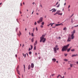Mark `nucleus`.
Instances as JSON below:
<instances>
[{
	"label": "nucleus",
	"mask_w": 78,
	"mask_h": 78,
	"mask_svg": "<svg viewBox=\"0 0 78 78\" xmlns=\"http://www.w3.org/2000/svg\"><path fill=\"white\" fill-rule=\"evenodd\" d=\"M45 35H42V37H40V42H42V41H43V43H44L45 42V41H46V38H44L45 37Z\"/></svg>",
	"instance_id": "1"
},
{
	"label": "nucleus",
	"mask_w": 78,
	"mask_h": 78,
	"mask_svg": "<svg viewBox=\"0 0 78 78\" xmlns=\"http://www.w3.org/2000/svg\"><path fill=\"white\" fill-rule=\"evenodd\" d=\"M75 30H74L73 31H72L71 32L72 34L70 36L71 37L70 38L72 40H73V39H74L75 38V36H74V34H75Z\"/></svg>",
	"instance_id": "2"
},
{
	"label": "nucleus",
	"mask_w": 78,
	"mask_h": 78,
	"mask_svg": "<svg viewBox=\"0 0 78 78\" xmlns=\"http://www.w3.org/2000/svg\"><path fill=\"white\" fill-rule=\"evenodd\" d=\"M69 45L70 44H69L66 46H64L62 49V51H66V50H67V48H68Z\"/></svg>",
	"instance_id": "3"
},
{
	"label": "nucleus",
	"mask_w": 78,
	"mask_h": 78,
	"mask_svg": "<svg viewBox=\"0 0 78 78\" xmlns=\"http://www.w3.org/2000/svg\"><path fill=\"white\" fill-rule=\"evenodd\" d=\"M43 21V17H41L40 18L38 21H37L38 23H40L41 22H42Z\"/></svg>",
	"instance_id": "4"
},
{
	"label": "nucleus",
	"mask_w": 78,
	"mask_h": 78,
	"mask_svg": "<svg viewBox=\"0 0 78 78\" xmlns=\"http://www.w3.org/2000/svg\"><path fill=\"white\" fill-rule=\"evenodd\" d=\"M71 39H72L70 37H69L67 40V42H70L71 41Z\"/></svg>",
	"instance_id": "5"
},
{
	"label": "nucleus",
	"mask_w": 78,
	"mask_h": 78,
	"mask_svg": "<svg viewBox=\"0 0 78 78\" xmlns=\"http://www.w3.org/2000/svg\"><path fill=\"white\" fill-rule=\"evenodd\" d=\"M53 49H54V51L55 52V53H56L57 52L56 50H57V49L55 47H54V48Z\"/></svg>",
	"instance_id": "6"
},
{
	"label": "nucleus",
	"mask_w": 78,
	"mask_h": 78,
	"mask_svg": "<svg viewBox=\"0 0 78 78\" xmlns=\"http://www.w3.org/2000/svg\"><path fill=\"white\" fill-rule=\"evenodd\" d=\"M52 10H53L52 12H56V9H52Z\"/></svg>",
	"instance_id": "7"
},
{
	"label": "nucleus",
	"mask_w": 78,
	"mask_h": 78,
	"mask_svg": "<svg viewBox=\"0 0 78 78\" xmlns=\"http://www.w3.org/2000/svg\"><path fill=\"white\" fill-rule=\"evenodd\" d=\"M78 56V55L77 54L73 55H72V57H74V56Z\"/></svg>",
	"instance_id": "8"
},
{
	"label": "nucleus",
	"mask_w": 78,
	"mask_h": 78,
	"mask_svg": "<svg viewBox=\"0 0 78 78\" xmlns=\"http://www.w3.org/2000/svg\"><path fill=\"white\" fill-rule=\"evenodd\" d=\"M37 41H36L35 42V43L34 44V46H35V45H37Z\"/></svg>",
	"instance_id": "9"
},
{
	"label": "nucleus",
	"mask_w": 78,
	"mask_h": 78,
	"mask_svg": "<svg viewBox=\"0 0 78 78\" xmlns=\"http://www.w3.org/2000/svg\"><path fill=\"white\" fill-rule=\"evenodd\" d=\"M52 60L54 62H56V59L55 58H53L52 59Z\"/></svg>",
	"instance_id": "10"
},
{
	"label": "nucleus",
	"mask_w": 78,
	"mask_h": 78,
	"mask_svg": "<svg viewBox=\"0 0 78 78\" xmlns=\"http://www.w3.org/2000/svg\"><path fill=\"white\" fill-rule=\"evenodd\" d=\"M31 68H33L34 67V64L33 63H31Z\"/></svg>",
	"instance_id": "11"
},
{
	"label": "nucleus",
	"mask_w": 78,
	"mask_h": 78,
	"mask_svg": "<svg viewBox=\"0 0 78 78\" xmlns=\"http://www.w3.org/2000/svg\"><path fill=\"white\" fill-rule=\"evenodd\" d=\"M71 51H75V49H71Z\"/></svg>",
	"instance_id": "12"
},
{
	"label": "nucleus",
	"mask_w": 78,
	"mask_h": 78,
	"mask_svg": "<svg viewBox=\"0 0 78 78\" xmlns=\"http://www.w3.org/2000/svg\"><path fill=\"white\" fill-rule=\"evenodd\" d=\"M30 68H31V66H30V65H29L28 67V69H30Z\"/></svg>",
	"instance_id": "13"
},
{
	"label": "nucleus",
	"mask_w": 78,
	"mask_h": 78,
	"mask_svg": "<svg viewBox=\"0 0 78 78\" xmlns=\"http://www.w3.org/2000/svg\"><path fill=\"white\" fill-rule=\"evenodd\" d=\"M59 25H61V24H56L55 25V26L56 27H57L58 26H59Z\"/></svg>",
	"instance_id": "14"
},
{
	"label": "nucleus",
	"mask_w": 78,
	"mask_h": 78,
	"mask_svg": "<svg viewBox=\"0 0 78 78\" xmlns=\"http://www.w3.org/2000/svg\"><path fill=\"white\" fill-rule=\"evenodd\" d=\"M63 30H64V31L67 30V28L66 27L64 28V29H63Z\"/></svg>",
	"instance_id": "15"
},
{
	"label": "nucleus",
	"mask_w": 78,
	"mask_h": 78,
	"mask_svg": "<svg viewBox=\"0 0 78 78\" xmlns=\"http://www.w3.org/2000/svg\"><path fill=\"white\" fill-rule=\"evenodd\" d=\"M70 50V48H69L67 50V52H69Z\"/></svg>",
	"instance_id": "16"
},
{
	"label": "nucleus",
	"mask_w": 78,
	"mask_h": 78,
	"mask_svg": "<svg viewBox=\"0 0 78 78\" xmlns=\"http://www.w3.org/2000/svg\"><path fill=\"white\" fill-rule=\"evenodd\" d=\"M33 41H34V38H33L31 39V41L32 42H33Z\"/></svg>",
	"instance_id": "17"
},
{
	"label": "nucleus",
	"mask_w": 78,
	"mask_h": 78,
	"mask_svg": "<svg viewBox=\"0 0 78 78\" xmlns=\"http://www.w3.org/2000/svg\"><path fill=\"white\" fill-rule=\"evenodd\" d=\"M64 61H66V62H67V61H68V60H67L66 59H64Z\"/></svg>",
	"instance_id": "18"
},
{
	"label": "nucleus",
	"mask_w": 78,
	"mask_h": 78,
	"mask_svg": "<svg viewBox=\"0 0 78 78\" xmlns=\"http://www.w3.org/2000/svg\"><path fill=\"white\" fill-rule=\"evenodd\" d=\"M59 76H60V74L58 75V76H57V78H59Z\"/></svg>",
	"instance_id": "19"
},
{
	"label": "nucleus",
	"mask_w": 78,
	"mask_h": 78,
	"mask_svg": "<svg viewBox=\"0 0 78 78\" xmlns=\"http://www.w3.org/2000/svg\"><path fill=\"white\" fill-rule=\"evenodd\" d=\"M41 25H44V22H42V23H41Z\"/></svg>",
	"instance_id": "20"
},
{
	"label": "nucleus",
	"mask_w": 78,
	"mask_h": 78,
	"mask_svg": "<svg viewBox=\"0 0 78 78\" xmlns=\"http://www.w3.org/2000/svg\"><path fill=\"white\" fill-rule=\"evenodd\" d=\"M34 50H36V46H34Z\"/></svg>",
	"instance_id": "21"
},
{
	"label": "nucleus",
	"mask_w": 78,
	"mask_h": 78,
	"mask_svg": "<svg viewBox=\"0 0 78 78\" xmlns=\"http://www.w3.org/2000/svg\"><path fill=\"white\" fill-rule=\"evenodd\" d=\"M19 36H20V35H21V34H22L21 33V32L20 31H19Z\"/></svg>",
	"instance_id": "22"
},
{
	"label": "nucleus",
	"mask_w": 78,
	"mask_h": 78,
	"mask_svg": "<svg viewBox=\"0 0 78 78\" xmlns=\"http://www.w3.org/2000/svg\"><path fill=\"white\" fill-rule=\"evenodd\" d=\"M29 55H31V53H32V52H31V51H29Z\"/></svg>",
	"instance_id": "23"
},
{
	"label": "nucleus",
	"mask_w": 78,
	"mask_h": 78,
	"mask_svg": "<svg viewBox=\"0 0 78 78\" xmlns=\"http://www.w3.org/2000/svg\"><path fill=\"white\" fill-rule=\"evenodd\" d=\"M17 72H18V74H19V75H20V72L19 71V70H17Z\"/></svg>",
	"instance_id": "24"
},
{
	"label": "nucleus",
	"mask_w": 78,
	"mask_h": 78,
	"mask_svg": "<svg viewBox=\"0 0 78 78\" xmlns=\"http://www.w3.org/2000/svg\"><path fill=\"white\" fill-rule=\"evenodd\" d=\"M35 30L37 31H38V29H37V27L36 28Z\"/></svg>",
	"instance_id": "25"
},
{
	"label": "nucleus",
	"mask_w": 78,
	"mask_h": 78,
	"mask_svg": "<svg viewBox=\"0 0 78 78\" xmlns=\"http://www.w3.org/2000/svg\"><path fill=\"white\" fill-rule=\"evenodd\" d=\"M60 78H64V76H63V77H62V76L60 75Z\"/></svg>",
	"instance_id": "26"
},
{
	"label": "nucleus",
	"mask_w": 78,
	"mask_h": 78,
	"mask_svg": "<svg viewBox=\"0 0 78 78\" xmlns=\"http://www.w3.org/2000/svg\"><path fill=\"white\" fill-rule=\"evenodd\" d=\"M58 15H61V16L62 15V13H58Z\"/></svg>",
	"instance_id": "27"
},
{
	"label": "nucleus",
	"mask_w": 78,
	"mask_h": 78,
	"mask_svg": "<svg viewBox=\"0 0 78 78\" xmlns=\"http://www.w3.org/2000/svg\"><path fill=\"white\" fill-rule=\"evenodd\" d=\"M31 46V50H32L33 49V46L30 45Z\"/></svg>",
	"instance_id": "28"
},
{
	"label": "nucleus",
	"mask_w": 78,
	"mask_h": 78,
	"mask_svg": "<svg viewBox=\"0 0 78 78\" xmlns=\"http://www.w3.org/2000/svg\"><path fill=\"white\" fill-rule=\"evenodd\" d=\"M60 6V4H58V5L57 6V8H59Z\"/></svg>",
	"instance_id": "29"
},
{
	"label": "nucleus",
	"mask_w": 78,
	"mask_h": 78,
	"mask_svg": "<svg viewBox=\"0 0 78 78\" xmlns=\"http://www.w3.org/2000/svg\"><path fill=\"white\" fill-rule=\"evenodd\" d=\"M51 25V24L50 23L48 25H47L48 27H50V26Z\"/></svg>",
	"instance_id": "30"
},
{
	"label": "nucleus",
	"mask_w": 78,
	"mask_h": 78,
	"mask_svg": "<svg viewBox=\"0 0 78 78\" xmlns=\"http://www.w3.org/2000/svg\"><path fill=\"white\" fill-rule=\"evenodd\" d=\"M70 5H69L68 6V9H69V8H70Z\"/></svg>",
	"instance_id": "31"
},
{
	"label": "nucleus",
	"mask_w": 78,
	"mask_h": 78,
	"mask_svg": "<svg viewBox=\"0 0 78 78\" xmlns=\"http://www.w3.org/2000/svg\"><path fill=\"white\" fill-rule=\"evenodd\" d=\"M70 67H72V66H73V64H70Z\"/></svg>",
	"instance_id": "32"
},
{
	"label": "nucleus",
	"mask_w": 78,
	"mask_h": 78,
	"mask_svg": "<svg viewBox=\"0 0 78 78\" xmlns=\"http://www.w3.org/2000/svg\"><path fill=\"white\" fill-rule=\"evenodd\" d=\"M23 66H24V70H25V65H23Z\"/></svg>",
	"instance_id": "33"
},
{
	"label": "nucleus",
	"mask_w": 78,
	"mask_h": 78,
	"mask_svg": "<svg viewBox=\"0 0 78 78\" xmlns=\"http://www.w3.org/2000/svg\"><path fill=\"white\" fill-rule=\"evenodd\" d=\"M64 55L65 56H66L67 55V54H65Z\"/></svg>",
	"instance_id": "34"
},
{
	"label": "nucleus",
	"mask_w": 78,
	"mask_h": 78,
	"mask_svg": "<svg viewBox=\"0 0 78 78\" xmlns=\"http://www.w3.org/2000/svg\"><path fill=\"white\" fill-rule=\"evenodd\" d=\"M31 36H34V34H33V33H31Z\"/></svg>",
	"instance_id": "35"
},
{
	"label": "nucleus",
	"mask_w": 78,
	"mask_h": 78,
	"mask_svg": "<svg viewBox=\"0 0 78 78\" xmlns=\"http://www.w3.org/2000/svg\"><path fill=\"white\" fill-rule=\"evenodd\" d=\"M40 27H41V28H43V26L42 25H41V26H40Z\"/></svg>",
	"instance_id": "36"
},
{
	"label": "nucleus",
	"mask_w": 78,
	"mask_h": 78,
	"mask_svg": "<svg viewBox=\"0 0 78 78\" xmlns=\"http://www.w3.org/2000/svg\"><path fill=\"white\" fill-rule=\"evenodd\" d=\"M34 24L35 25H37V23H36V22H35V23H34Z\"/></svg>",
	"instance_id": "37"
},
{
	"label": "nucleus",
	"mask_w": 78,
	"mask_h": 78,
	"mask_svg": "<svg viewBox=\"0 0 78 78\" xmlns=\"http://www.w3.org/2000/svg\"><path fill=\"white\" fill-rule=\"evenodd\" d=\"M57 12H58V13H59V12H61V11H57Z\"/></svg>",
	"instance_id": "38"
},
{
	"label": "nucleus",
	"mask_w": 78,
	"mask_h": 78,
	"mask_svg": "<svg viewBox=\"0 0 78 78\" xmlns=\"http://www.w3.org/2000/svg\"><path fill=\"white\" fill-rule=\"evenodd\" d=\"M58 14V12H56V13H55V14H54V15H56V14Z\"/></svg>",
	"instance_id": "39"
},
{
	"label": "nucleus",
	"mask_w": 78,
	"mask_h": 78,
	"mask_svg": "<svg viewBox=\"0 0 78 78\" xmlns=\"http://www.w3.org/2000/svg\"><path fill=\"white\" fill-rule=\"evenodd\" d=\"M64 75H66V72H65L64 73Z\"/></svg>",
	"instance_id": "40"
},
{
	"label": "nucleus",
	"mask_w": 78,
	"mask_h": 78,
	"mask_svg": "<svg viewBox=\"0 0 78 78\" xmlns=\"http://www.w3.org/2000/svg\"><path fill=\"white\" fill-rule=\"evenodd\" d=\"M40 6H41V8H42V5H40Z\"/></svg>",
	"instance_id": "41"
},
{
	"label": "nucleus",
	"mask_w": 78,
	"mask_h": 78,
	"mask_svg": "<svg viewBox=\"0 0 78 78\" xmlns=\"http://www.w3.org/2000/svg\"><path fill=\"white\" fill-rule=\"evenodd\" d=\"M68 70H71V68H68Z\"/></svg>",
	"instance_id": "42"
},
{
	"label": "nucleus",
	"mask_w": 78,
	"mask_h": 78,
	"mask_svg": "<svg viewBox=\"0 0 78 78\" xmlns=\"http://www.w3.org/2000/svg\"><path fill=\"white\" fill-rule=\"evenodd\" d=\"M78 27V25H77V26H74V27Z\"/></svg>",
	"instance_id": "43"
},
{
	"label": "nucleus",
	"mask_w": 78,
	"mask_h": 78,
	"mask_svg": "<svg viewBox=\"0 0 78 78\" xmlns=\"http://www.w3.org/2000/svg\"><path fill=\"white\" fill-rule=\"evenodd\" d=\"M55 75V74H53L52 75V76H54Z\"/></svg>",
	"instance_id": "44"
},
{
	"label": "nucleus",
	"mask_w": 78,
	"mask_h": 78,
	"mask_svg": "<svg viewBox=\"0 0 78 78\" xmlns=\"http://www.w3.org/2000/svg\"><path fill=\"white\" fill-rule=\"evenodd\" d=\"M59 2H57V3H56V5H58V3Z\"/></svg>",
	"instance_id": "45"
},
{
	"label": "nucleus",
	"mask_w": 78,
	"mask_h": 78,
	"mask_svg": "<svg viewBox=\"0 0 78 78\" xmlns=\"http://www.w3.org/2000/svg\"><path fill=\"white\" fill-rule=\"evenodd\" d=\"M71 22L72 23H73V20L72 19H71Z\"/></svg>",
	"instance_id": "46"
},
{
	"label": "nucleus",
	"mask_w": 78,
	"mask_h": 78,
	"mask_svg": "<svg viewBox=\"0 0 78 78\" xmlns=\"http://www.w3.org/2000/svg\"><path fill=\"white\" fill-rule=\"evenodd\" d=\"M38 59H41V57H38Z\"/></svg>",
	"instance_id": "47"
},
{
	"label": "nucleus",
	"mask_w": 78,
	"mask_h": 78,
	"mask_svg": "<svg viewBox=\"0 0 78 78\" xmlns=\"http://www.w3.org/2000/svg\"><path fill=\"white\" fill-rule=\"evenodd\" d=\"M30 50H31V49L30 48H29V51H30Z\"/></svg>",
	"instance_id": "48"
},
{
	"label": "nucleus",
	"mask_w": 78,
	"mask_h": 78,
	"mask_svg": "<svg viewBox=\"0 0 78 78\" xmlns=\"http://www.w3.org/2000/svg\"><path fill=\"white\" fill-rule=\"evenodd\" d=\"M55 47H56V48H57V47H58V45H56L55 46Z\"/></svg>",
	"instance_id": "49"
},
{
	"label": "nucleus",
	"mask_w": 78,
	"mask_h": 78,
	"mask_svg": "<svg viewBox=\"0 0 78 78\" xmlns=\"http://www.w3.org/2000/svg\"><path fill=\"white\" fill-rule=\"evenodd\" d=\"M61 24V25H62V26H63V24H62V23H61V24Z\"/></svg>",
	"instance_id": "50"
},
{
	"label": "nucleus",
	"mask_w": 78,
	"mask_h": 78,
	"mask_svg": "<svg viewBox=\"0 0 78 78\" xmlns=\"http://www.w3.org/2000/svg\"><path fill=\"white\" fill-rule=\"evenodd\" d=\"M34 29H35V28H34L33 30V32H34Z\"/></svg>",
	"instance_id": "51"
},
{
	"label": "nucleus",
	"mask_w": 78,
	"mask_h": 78,
	"mask_svg": "<svg viewBox=\"0 0 78 78\" xmlns=\"http://www.w3.org/2000/svg\"><path fill=\"white\" fill-rule=\"evenodd\" d=\"M26 54H25L24 55V58H26Z\"/></svg>",
	"instance_id": "52"
},
{
	"label": "nucleus",
	"mask_w": 78,
	"mask_h": 78,
	"mask_svg": "<svg viewBox=\"0 0 78 78\" xmlns=\"http://www.w3.org/2000/svg\"><path fill=\"white\" fill-rule=\"evenodd\" d=\"M51 26L52 27V26H53V25H52L51 23Z\"/></svg>",
	"instance_id": "53"
},
{
	"label": "nucleus",
	"mask_w": 78,
	"mask_h": 78,
	"mask_svg": "<svg viewBox=\"0 0 78 78\" xmlns=\"http://www.w3.org/2000/svg\"><path fill=\"white\" fill-rule=\"evenodd\" d=\"M61 37H58V39H61Z\"/></svg>",
	"instance_id": "54"
},
{
	"label": "nucleus",
	"mask_w": 78,
	"mask_h": 78,
	"mask_svg": "<svg viewBox=\"0 0 78 78\" xmlns=\"http://www.w3.org/2000/svg\"><path fill=\"white\" fill-rule=\"evenodd\" d=\"M33 12H34V11H33V12L32 13V14H33Z\"/></svg>",
	"instance_id": "55"
},
{
	"label": "nucleus",
	"mask_w": 78,
	"mask_h": 78,
	"mask_svg": "<svg viewBox=\"0 0 78 78\" xmlns=\"http://www.w3.org/2000/svg\"><path fill=\"white\" fill-rule=\"evenodd\" d=\"M35 55H37V54L36 53H35Z\"/></svg>",
	"instance_id": "56"
},
{
	"label": "nucleus",
	"mask_w": 78,
	"mask_h": 78,
	"mask_svg": "<svg viewBox=\"0 0 78 78\" xmlns=\"http://www.w3.org/2000/svg\"><path fill=\"white\" fill-rule=\"evenodd\" d=\"M76 64H78V61L76 62Z\"/></svg>",
	"instance_id": "57"
},
{
	"label": "nucleus",
	"mask_w": 78,
	"mask_h": 78,
	"mask_svg": "<svg viewBox=\"0 0 78 78\" xmlns=\"http://www.w3.org/2000/svg\"><path fill=\"white\" fill-rule=\"evenodd\" d=\"M73 16V15H72V16H71V17H72V16Z\"/></svg>",
	"instance_id": "58"
},
{
	"label": "nucleus",
	"mask_w": 78,
	"mask_h": 78,
	"mask_svg": "<svg viewBox=\"0 0 78 78\" xmlns=\"http://www.w3.org/2000/svg\"><path fill=\"white\" fill-rule=\"evenodd\" d=\"M23 56H24V54L23 53Z\"/></svg>",
	"instance_id": "59"
},
{
	"label": "nucleus",
	"mask_w": 78,
	"mask_h": 78,
	"mask_svg": "<svg viewBox=\"0 0 78 78\" xmlns=\"http://www.w3.org/2000/svg\"><path fill=\"white\" fill-rule=\"evenodd\" d=\"M73 29V27H72L71 28V29Z\"/></svg>",
	"instance_id": "60"
},
{
	"label": "nucleus",
	"mask_w": 78,
	"mask_h": 78,
	"mask_svg": "<svg viewBox=\"0 0 78 78\" xmlns=\"http://www.w3.org/2000/svg\"><path fill=\"white\" fill-rule=\"evenodd\" d=\"M66 5V3H65L64 4V5Z\"/></svg>",
	"instance_id": "61"
},
{
	"label": "nucleus",
	"mask_w": 78,
	"mask_h": 78,
	"mask_svg": "<svg viewBox=\"0 0 78 78\" xmlns=\"http://www.w3.org/2000/svg\"><path fill=\"white\" fill-rule=\"evenodd\" d=\"M21 6H22V3L20 4Z\"/></svg>",
	"instance_id": "62"
},
{
	"label": "nucleus",
	"mask_w": 78,
	"mask_h": 78,
	"mask_svg": "<svg viewBox=\"0 0 78 78\" xmlns=\"http://www.w3.org/2000/svg\"><path fill=\"white\" fill-rule=\"evenodd\" d=\"M23 5H25V2H23Z\"/></svg>",
	"instance_id": "63"
},
{
	"label": "nucleus",
	"mask_w": 78,
	"mask_h": 78,
	"mask_svg": "<svg viewBox=\"0 0 78 78\" xmlns=\"http://www.w3.org/2000/svg\"><path fill=\"white\" fill-rule=\"evenodd\" d=\"M2 3H0V5H2Z\"/></svg>",
	"instance_id": "64"
}]
</instances>
